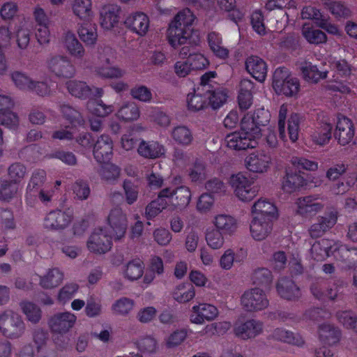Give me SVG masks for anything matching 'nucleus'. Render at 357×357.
Returning <instances> with one entry per match:
<instances>
[{"instance_id":"nucleus-1","label":"nucleus","mask_w":357,"mask_h":357,"mask_svg":"<svg viewBox=\"0 0 357 357\" xmlns=\"http://www.w3.org/2000/svg\"><path fill=\"white\" fill-rule=\"evenodd\" d=\"M196 17L188 8L179 11L171 21L167 29L166 37L169 45L177 48L188 43L193 33Z\"/></svg>"},{"instance_id":"nucleus-2","label":"nucleus","mask_w":357,"mask_h":357,"mask_svg":"<svg viewBox=\"0 0 357 357\" xmlns=\"http://www.w3.org/2000/svg\"><path fill=\"white\" fill-rule=\"evenodd\" d=\"M261 137V129L257 127L250 116H244L241 122V129L225 137L228 148L232 150H245L255 148Z\"/></svg>"},{"instance_id":"nucleus-3","label":"nucleus","mask_w":357,"mask_h":357,"mask_svg":"<svg viewBox=\"0 0 357 357\" xmlns=\"http://www.w3.org/2000/svg\"><path fill=\"white\" fill-rule=\"evenodd\" d=\"M77 320V316L70 311L57 312L50 317L47 324L56 346L63 347L66 344L63 335L75 326Z\"/></svg>"},{"instance_id":"nucleus-4","label":"nucleus","mask_w":357,"mask_h":357,"mask_svg":"<svg viewBox=\"0 0 357 357\" xmlns=\"http://www.w3.org/2000/svg\"><path fill=\"white\" fill-rule=\"evenodd\" d=\"M272 87L278 95L295 97L300 91V82L284 68H277L273 75Z\"/></svg>"},{"instance_id":"nucleus-5","label":"nucleus","mask_w":357,"mask_h":357,"mask_svg":"<svg viewBox=\"0 0 357 357\" xmlns=\"http://www.w3.org/2000/svg\"><path fill=\"white\" fill-rule=\"evenodd\" d=\"M228 183L235 197L241 202H249L257 195V187L253 185L249 178L242 173L232 174Z\"/></svg>"},{"instance_id":"nucleus-6","label":"nucleus","mask_w":357,"mask_h":357,"mask_svg":"<svg viewBox=\"0 0 357 357\" xmlns=\"http://www.w3.org/2000/svg\"><path fill=\"white\" fill-rule=\"evenodd\" d=\"M312 257L317 261H321L330 256L336 259L345 257L349 250L343 245L328 239H321L314 243L311 248Z\"/></svg>"},{"instance_id":"nucleus-7","label":"nucleus","mask_w":357,"mask_h":357,"mask_svg":"<svg viewBox=\"0 0 357 357\" xmlns=\"http://www.w3.org/2000/svg\"><path fill=\"white\" fill-rule=\"evenodd\" d=\"M0 331L8 338H17L24 331V324L20 316L8 310L0 314Z\"/></svg>"},{"instance_id":"nucleus-8","label":"nucleus","mask_w":357,"mask_h":357,"mask_svg":"<svg viewBox=\"0 0 357 357\" xmlns=\"http://www.w3.org/2000/svg\"><path fill=\"white\" fill-rule=\"evenodd\" d=\"M241 305L247 312H258L266 309L269 301L265 292L257 287L247 289L241 297Z\"/></svg>"},{"instance_id":"nucleus-9","label":"nucleus","mask_w":357,"mask_h":357,"mask_svg":"<svg viewBox=\"0 0 357 357\" xmlns=\"http://www.w3.org/2000/svg\"><path fill=\"white\" fill-rule=\"evenodd\" d=\"M112 238L107 229L96 228L89 237L86 248L89 252L94 254H105L112 248Z\"/></svg>"},{"instance_id":"nucleus-10","label":"nucleus","mask_w":357,"mask_h":357,"mask_svg":"<svg viewBox=\"0 0 357 357\" xmlns=\"http://www.w3.org/2000/svg\"><path fill=\"white\" fill-rule=\"evenodd\" d=\"M219 310L213 304L198 302L189 312L190 321L195 324L202 325L206 321H212L219 316Z\"/></svg>"},{"instance_id":"nucleus-11","label":"nucleus","mask_w":357,"mask_h":357,"mask_svg":"<svg viewBox=\"0 0 357 357\" xmlns=\"http://www.w3.org/2000/svg\"><path fill=\"white\" fill-rule=\"evenodd\" d=\"M61 112L65 118L69 121L71 126H66V130H59L54 132L52 137L61 140L70 139L73 138L76 131V126L82 125L84 120L80 116L79 113L68 105H63L61 107Z\"/></svg>"},{"instance_id":"nucleus-12","label":"nucleus","mask_w":357,"mask_h":357,"mask_svg":"<svg viewBox=\"0 0 357 357\" xmlns=\"http://www.w3.org/2000/svg\"><path fill=\"white\" fill-rule=\"evenodd\" d=\"M246 168L252 173H266L272 165L271 155L264 151L250 153L245 159Z\"/></svg>"},{"instance_id":"nucleus-13","label":"nucleus","mask_w":357,"mask_h":357,"mask_svg":"<svg viewBox=\"0 0 357 357\" xmlns=\"http://www.w3.org/2000/svg\"><path fill=\"white\" fill-rule=\"evenodd\" d=\"M355 135L353 121L345 116L338 117L334 130V137L337 144L342 146L349 145L354 141Z\"/></svg>"},{"instance_id":"nucleus-14","label":"nucleus","mask_w":357,"mask_h":357,"mask_svg":"<svg viewBox=\"0 0 357 357\" xmlns=\"http://www.w3.org/2000/svg\"><path fill=\"white\" fill-rule=\"evenodd\" d=\"M251 218L275 221L278 211L275 204L266 198L255 201L250 208Z\"/></svg>"},{"instance_id":"nucleus-15","label":"nucleus","mask_w":357,"mask_h":357,"mask_svg":"<svg viewBox=\"0 0 357 357\" xmlns=\"http://www.w3.org/2000/svg\"><path fill=\"white\" fill-rule=\"evenodd\" d=\"M107 222L110 227L108 231L114 240H120L124 236L128 227L126 215L119 208H115L109 212Z\"/></svg>"},{"instance_id":"nucleus-16","label":"nucleus","mask_w":357,"mask_h":357,"mask_svg":"<svg viewBox=\"0 0 357 357\" xmlns=\"http://www.w3.org/2000/svg\"><path fill=\"white\" fill-rule=\"evenodd\" d=\"M333 130V126L328 119L318 121L310 132V140L315 145L324 146L331 140Z\"/></svg>"},{"instance_id":"nucleus-17","label":"nucleus","mask_w":357,"mask_h":357,"mask_svg":"<svg viewBox=\"0 0 357 357\" xmlns=\"http://www.w3.org/2000/svg\"><path fill=\"white\" fill-rule=\"evenodd\" d=\"M124 24L132 33L139 36H144L149 31L150 20L145 13L135 12L126 17Z\"/></svg>"},{"instance_id":"nucleus-18","label":"nucleus","mask_w":357,"mask_h":357,"mask_svg":"<svg viewBox=\"0 0 357 357\" xmlns=\"http://www.w3.org/2000/svg\"><path fill=\"white\" fill-rule=\"evenodd\" d=\"M73 220L71 211L56 210L50 212L45 218L44 226L50 229H63Z\"/></svg>"},{"instance_id":"nucleus-19","label":"nucleus","mask_w":357,"mask_h":357,"mask_svg":"<svg viewBox=\"0 0 357 357\" xmlns=\"http://www.w3.org/2000/svg\"><path fill=\"white\" fill-rule=\"evenodd\" d=\"M296 213L301 215H310L322 210V199L318 195L299 198L295 202Z\"/></svg>"},{"instance_id":"nucleus-20","label":"nucleus","mask_w":357,"mask_h":357,"mask_svg":"<svg viewBox=\"0 0 357 357\" xmlns=\"http://www.w3.org/2000/svg\"><path fill=\"white\" fill-rule=\"evenodd\" d=\"M263 331V326L260 321L250 319L245 322L237 321L234 327L236 336L242 340L255 338Z\"/></svg>"},{"instance_id":"nucleus-21","label":"nucleus","mask_w":357,"mask_h":357,"mask_svg":"<svg viewBox=\"0 0 357 357\" xmlns=\"http://www.w3.org/2000/svg\"><path fill=\"white\" fill-rule=\"evenodd\" d=\"M47 68L58 77H70L75 69L66 56H54L47 61Z\"/></svg>"},{"instance_id":"nucleus-22","label":"nucleus","mask_w":357,"mask_h":357,"mask_svg":"<svg viewBox=\"0 0 357 357\" xmlns=\"http://www.w3.org/2000/svg\"><path fill=\"white\" fill-rule=\"evenodd\" d=\"M213 228L220 230L225 235L232 236L238 229V220L229 214L220 213L215 215L212 220Z\"/></svg>"},{"instance_id":"nucleus-23","label":"nucleus","mask_w":357,"mask_h":357,"mask_svg":"<svg viewBox=\"0 0 357 357\" xmlns=\"http://www.w3.org/2000/svg\"><path fill=\"white\" fill-rule=\"evenodd\" d=\"M273 220L251 218L250 232L252 238L257 241L266 239L273 229Z\"/></svg>"},{"instance_id":"nucleus-24","label":"nucleus","mask_w":357,"mask_h":357,"mask_svg":"<svg viewBox=\"0 0 357 357\" xmlns=\"http://www.w3.org/2000/svg\"><path fill=\"white\" fill-rule=\"evenodd\" d=\"M163 190H168L167 196L165 199L168 205L171 204L175 207H185L188 205L191 198V192L188 188L180 186L178 188H166Z\"/></svg>"},{"instance_id":"nucleus-25","label":"nucleus","mask_w":357,"mask_h":357,"mask_svg":"<svg viewBox=\"0 0 357 357\" xmlns=\"http://www.w3.org/2000/svg\"><path fill=\"white\" fill-rule=\"evenodd\" d=\"M120 8L116 5H105L100 11V24L106 31L116 27L119 22Z\"/></svg>"},{"instance_id":"nucleus-26","label":"nucleus","mask_w":357,"mask_h":357,"mask_svg":"<svg viewBox=\"0 0 357 357\" xmlns=\"http://www.w3.org/2000/svg\"><path fill=\"white\" fill-rule=\"evenodd\" d=\"M100 63L94 68V74L105 79H119L126 75V70L119 66H109L108 58L100 57Z\"/></svg>"},{"instance_id":"nucleus-27","label":"nucleus","mask_w":357,"mask_h":357,"mask_svg":"<svg viewBox=\"0 0 357 357\" xmlns=\"http://www.w3.org/2000/svg\"><path fill=\"white\" fill-rule=\"evenodd\" d=\"M113 153V143L107 135H102L97 140L93 148V155L98 162L109 160Z\"/></svg>"},{"instance_id":"nucleus-28","label":"nucleus","mask_w":357,"mask_h":357,"mask_svg":"<svg viewBox=\"0 0 357 357\" xmlns=\"http://www.w3.org/2000/svg\"><path fill=\"white\" fill-rule=\"evenodd\" d=\"M246 257L247 251L245 249L229 248L221 255L219 264L221 268L228 271L233 267L234 262H242L246 259Z\"/></svg>"},{"instance_id":"nucleus-29","label":"nucleus","mask_w":357,"mask_h":357,"mask_svg":"<svg viewBox=\"0 0 357 357\" xmlns=\"http://www.w3.org/2000/svg\"><path fill=\"white\" fill-rule=\"evenodd\" d=\"M248 72L259 82H264L266 77L267 66L263 59L258 56H250L245 62Z\"/></svg>"},{"instance_id":"nucleus-30","label":"nucleus","mask_w":357,"mask_h":357,"mask_svg":"<svg viewBox=\"0 0 357 357\" xmlns=\"http://www.w3.org/2000/svg\"><path fill=\"white\" fill-rule=\"evenodd\" d=\"M208 92L204 91L202 86H197L193 92L187 96L188 109L197 112L204 109L208 105L207 96Z\"/></svg>"},{"instance_id":"nucleus-31","label":"nucleus","mask_w":357,"mask_h":357,"mask_svg":"<svg viewBox=\"0 0 357 357\" xmlns=\"http://www.w3.org/2000/svg\"><path fill=\"white\" fill-rule=\"evenodd\" d=\"M71 8L73 14L81 20L89 21L94 16L92 0H73Z\"/></svg>"},{"instance_id":"nucleus-32","label":"nucleus","mask_w":357,"mask_h":357,"mask_svg":"<svg viewBox=\"0 0 357 357\" xmlns=\"http://www.w3.org/2000/svg\"><path fill=\"white\" fill-rule=\"evenodd\" d=\"M165 148L157 142L142 141L138 146L139 154L146 158L155 159L165 153Z\"/></svg>"},{"instance_id":"nucleus-33","label":"nucleus","mask_w":357,"mask_h":357,"mask_svg":"<svg viewBox=\"0 0 357 357\" xmlns=\"http://www.w3.org/2000/svg\"><path fill=\"white\" fill-rule=\"evenodd\" d=\"M170 136L175 144L182 147L190 146L194 141L192 130L185 126L174 127L170 131Z\"/></svg>"},{"instance_id":"nucleus-34","label":"nucleus","mask_w":357,"mask_h":357,"mask_svg":"<svg viewBox=\"0 0 357 357\" xmlns=\"http://www.w3.org/2000/svg\"><path fill=\"white\" fill-rule=\"evenodd\" d=\"M21 191L20 184L4 180L0 185V200L3 202L17 200L20 197Z\"/></svg>"},{"instance_id":"nucleus-35","label":"nucleus","mask_w":357,"mask_h":357,"mask_svg":"<svg viewBox=\"0 0 357 357\" xmlns=\"http://www.w3.org/2000/svg\"><path fill=\"white\" fill-rule=\"evenodd\" d=\"M254 85L251 80L243 79L239 84L238 103L241 109H248L252 104V90Z\"/></svg>"},{"instance_id":"nucleus-36","label":"nucleus","mask_w":357,"mask_h":357,"mask_svg":"<svg viewBox=\"0 0 357 357\" xmlns=\"http://www.w3.org/2000/svg\"><path fill=\"white\" fill-rule=\"evenodd\" d=\"M336 212H331L326 216L321 217L319 222L312 225L310 229L312 237L317 238L322 235L326 230L331 228L337 222Z\"/></svg>"},{"instance_id":"nucleus-37","label":"nucleus","mask_w":357,"mask_h":357,"mask_svg":"<svg viewBox=\"0 0 357 357\" xmlns=\"http://www.w3.org/2000/svg\"><path fill=\"white\" fill-rule=\"evenodd\" d=\"M63 43L65 50L73 57L82 59L84 56V48L73 33L67 32L63 37Z\"/></svg>"},{"instance_id":"nucleus-38","label":"nucleus","mask_w":357,"mask_h":357,"mask_svg":"<svg viewBox=\"0 0 357 357\" xmlns=\"http://www.w3.org/2000/svg\"><path fill=\"white\" fill-rule=\"evenodd\" d=\"M300 70L305 80L311 83H317L327 76L326 71H320L317 66L311 62L303 61L300 65Z\"/></svg>"},{"instance_id":"nucleus-39","label":"nucleus","mask_w":357,"mask_h":357,"mask_svg":"<svg viewBox=\"0 0 357 357\" xmlns=\"http://www.w3.org/2000/svg\"><path fill=\"white\" fill-rule=\"evenodd\" d=\"M278 294L287 300H294L301 296L299 288L289 279H281L277 284Z\"/></svg>"},{"instance_id":"nucleus-40","label":"nucleus","mask_w":357,"mask_h":357,"mask_svg":"<svg viewBox=\"0 0 357 357\" xmlns=\"http://www.w3.org/2000/svg\"><path fill=\"white\" fill-rule=\"evenodd\" d=\"M210 50L218 58L225 59L229 56V50L223 46L221 36L214 31L210 32L207 36Z\"/></svg>"},{"instance_id":"nucleus-41","label":"nucleus","mask_w":357,"mask_h":357,"mask_svg":"<svg viewBox=\"0 0 357 357\" xmlns=\"http://www.w3.org/2000/svg\"><path fill=\"white\" fill-rule=\"evenodd\" d=\"M168 190H162L158 198L151 202L146 208L145 215L148 219H152L156 217L163 209L168 206V202L165 199L167 196Z\"/></svg>"},{"instance_id":"nucleus-42","label":"nucleus","mask_w":357,"mask_h":357,"mask_svg":"<svg viewBox=\"0 0 357 357\" xmlns=\"http://www.w3.org/2000/svg\"><path fill=\"white\" fill-rule=\"evenodd\" d=\"M63 278V273L59 269L52 268L40 278V285L44 289H53L58 287Z\"/></svg>"},{"instance_id":"nucleus-43","label":"nucleus","mask_w":357,"mask_h":357,"mask_svg":"<svg viewBox=\"0 0 357 357\" xmlns=\"http://www.w3.org/2000/svg\"><path fill=\"white\" fill-rule=\"evenodd\" d=\"M46 172L43 169H36L32 173L26 187V199L36 196L44 184Z\"/></svg>"},{"instance_id":"nucleus-44","label":"nucleus","mask_w":357,"mask_h":357,"mask_svg":"<svg viewBox=\"0 0 357 357\" xmlns=\"http://www.w3.org/2000/svg\"><path fill=\"white\" fill-rule=\"evenodd\" d=\"M273 337L278 340L297 346H303L305 341L303 337L297 333H294L281 328H277L273 331Z\"/></svg>"},{"instance_id":"nucleus-45","label":"nucleus","mask_w":357,"mask_h":357,"mask_svg":"<svg viewBox=\"0 0 357 357\" xmlns=\"http://www.w3.org/2000/svg\"><path fill=\"white\" fill-rule=\"evenodd\" d=\"M205 241L212 250H220L225 243V234L214 228H208L205 232Z\"/></svg>"},{"instance_id":"nucleus-46","label":"nucleus","mask_w":357,"mask_h":357,"mask_svg":"<svg viewBox=\"0 0 357 357\" xmlns=\"http://www.w3.org/2000/svg\"><path fill=\"white\" fill-rule=\"evenodd\" d=\"M117 116L124 121H136L139 117V109L132 102H126L119 108Z\"/></svg>"},{"instance_id":"nucleus-47","label":"nucleus","mask_w":357,"mask_h":357,"mask_svg":"<svg viewBox=\"0 0 357 357\" xmlns=\"http://www.w3.org/2000/svg\"><path fill=\"white\" fill-rule=\"evenodd\" d=\"M302 120V116L297 113H292L287 119V130L292 142H296L298 139Z\"/></svg>"},{"instance_id":"nucleus-48","label":"nucleus","mask_w":357,"mask_h":357,"mask_svg":"<svg viewBox=\"0 0 357 357\" xmlns=\"http://www.w3.org/2000/svg\"><path fill=\"white\" fill-rule=\"evenodd\" d=\"M144 269V264L142 261L132 260L128 263L123 268V275L130 280H136L142 276Z\"/></svg>"},{"instance_id":"nucleus-49","label":"nucleus","mask_w":357,"mask_h":357,"mask_svg":"<svg viewBox=\"0 0 357 357\" xmlns=\"http://www.w3.org/2000/svg\"><path fill=\"white\" fill-rule=\"evenodd\" d=\"M68 91L74 96L79 98H86L89 96L92 89L86 82L72 80L67 83Z\"/></svg>"},{"instance_id":"nucleus-50","label":"nucleus","mask_w":357,"mask_h":357,"mask_svg":"<svg viewBox=\"0 0 357 357\" xmlns=\"http://www.w3.org/2000/svg\"><path fill=\"white\" fill-rule=\"evenodd\" d=\"M302 34L310 43L312 44L324 43L327 39L324 32L318 29H314L308 24L303 25Z\"/></svg>"},{"instance_id":"nucleus-51","label":"nucleus","mask_w":357,"mask_h":357,"mask_svg":"<svg viewBox=\"0 0 357 357\" xmlns=\"http://www.w3.org/2000/svg\"><path fill=\"white\" fill-rule=\"evenodd\" d=\"M173 298L178 303H187L195 296L194 288L190 284H179L173 291Z\"/></svg>"},{"instance_id":"nucleus-52","label":"nucleus","mask_w":357,"mask_h":357,"mask_svg":"<svg viewBox=\"0 0 357 357\" xmlns=\"http://www.w3.org/2000/svg\"><path fill=\"white\" fill-rule=\"evenodd\" d=\"M20 307L28 321L36 324L40 320L42 311L36 304L29 301H23L20 303Z\"/></svg>"},{"instance_id":"nucleus-53","label":"nucleus","mask_w":357,"mask_h":357,"mask_svg":"<svg viewBox=\"0 0 357 357\" xmlns=\"http://www.w3.org/2000/svg\"><path fill=\"white\" fill-rule=\"evenodd\" d=\"M80 39L88 45H94L97 40L98 33L96 28L90 24H83L78 29Z\"/></svg>"},{"instance_id":"nucleus-54","label":"nucleus","mask_w":357,"mask_h":357,"mask_svg":"<svg viewBox=\"0 0 357 357\" xmlns=\"http://www.w3.org/2000/svg\"><path fill=\"white\" fill-rule=\"evenodd\" d=\"M321 340L328 344H333L339 340L340 332L330 324H322L319 329Z\"/></svg>"},{"instance_id":"nucleus-55","label":"nucleus","mask_w":357,"mask_h":357,"mask_svg":"<svg viewBox=\"0 0 357 357\" xmlns=\"http://www.w3.org/2000/svg\"><path fill=\"white\" fill-rule=\"evenodd\" d=\"M87 108L91 114L96 117H105L114 112L112 105H107L102 100L89 101Z\"/></svg>"},{"instance_id":"nucleus-56","label":"nucleus","mask_w":357,"mask_h":357,"mask_svg":"<svg viewBox=\"0 0 357 357\" xmlns=\"http://www.w3.org/2000/svg\"><path fill=\"white\" fill-rule=\"evenodd\" d=\"M27 174L26 167L20 162H15L10 165L8 169V176L10 181L20 184L21 181Z\"/></svg>"},{"instance_id":"nucleus-57","label":"nucleus","mask_w":357,"mask_h":357,"mask_svg":"<svg viewBox=\"0 0 357 357\" xmlns=\"http://www.w3.org/2000/svg\"><path fill=\"white\" fill-rule=\"evenodd\" d=\"M135 302L133 300L123 297L116 300L112 306V310L115 314L127 315L134 308Z\"/></svg>"},{"instance_id":"nucleus-58","label":"nucleus","mask_w":357,"mask_h":357,"mask_svg":"<svg viewBox=\"0 0 357 357\" xmlns=\"http://www.w3.org/2000/svg\"><path fill=\"white\" fill-rule=\"evenodd\" d=\"M304 185L303 178L297 174H290L287 171L282 181V189L287 192H291L299 187Z\"/></svg>"},{"instance_id":"nucleus-59","label":"nucleus","mask_w":357,"mask_h":357,"mask_svg":"<svg viewBox=\"0 0 357 357\" xmlns=\"http://www.w3.org/2000/svg\"><path fill=\"white\" fill-rule=\"evenodd\" d=\"M304 185L303 178L297 174H290L287 171L282 181V189L287 192H291L299 187Z\"/></svg>"},{"instance_id":"nucleus-60","label":"nucleus","mask_w":357,"mask_h":357,"mask_svg":"<svg viewBox=\"0 0 357 357\" xmlns=\"http://www.w3.org/2000/svg\"><path fill=\"white\" fill-rule=\"evenodd\" d=\"M207 96L208 105L210 104L213 109L221 107L227 100V92L220 89L215 90L211 89Z\"/></svg>"},{"instance_id":"nucleus-61","label":"nucleus","mask_w":357,"mask_h":357,"mask_svg":"<svg viewBox=\"0 0 357 357\" xmlns=\"http://www.w3.org/2000/svg\"><path fill=\"white\" fill-rule=\"evenodd\" d=\"M120 168L114 164H105L102 166L100 175L102 178L108 183H113L120 176Z\"/></svg>"},{"instance_id":"nucleus-62","label":"nucleus","mask_w":357,"mask_h":357,"mask_svg":"<svg viewBox=\"0 0 357 357\" xmlns=\"http://www.w3.org/2000/svg\"><path fill=\"white\" fill-rule=\"evenodd\" d=\"M79 289L76 283H68L58 292L57 300L59 303L65 304L75 296Z\"/></svg>"},{"instance_id":"nucleus-63","label":"nucleus","mask_w":357,"mask_h":357,"mask_svg":"<svg viewBox=\"0 0 357 357\" xmlns=\"http://www.w3.org/2000/svg\"><path fill=\"white\" fill-rule=\"evenodd\" d=\"M12 79L15 86L23 90H31L33 88V82L30 77L25 74L15 72L12 74Z\"/></svg>"},{"instance_id":"nucleus-64","label":"nucleus","mask_w":357,"mask_h":357,"mask_svg":"<svg viewBox=\"0 0 357 357\" xmlns=\"http://www.w3.org/2000/svg\"><path fill=\"white\" fill-rule=\"evenodd\" d=\"M130 94L134 99L144 102H151L153 98L151 90L143 85L133 87L130 91Z\"/></svg>"}]
</instances>
